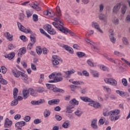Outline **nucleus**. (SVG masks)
<instances>
[{"mask_svg":"<svg viewBox=\"0 0 130 130\" xmlns=\"http://www.w3.org/2000/svg\"><path fill=\"white\" fill-rule=\"evenodd\" d=\"M56 13H54V16H56V17L54 18V20L55 22H53V25L54 26L56 29H58L59 31H60L63 33V30L66 28V27H63V22L61 21L60 19V17L61 16V11H60V8L59 7L57 6L56 8ZM58 23V24H57ZM58 24L59 25H58Z\"/></svg>","mask_w":130,"mask_h":130,"instance_id":"obj_1","label":"nucleus"},{"mask_svg":"<svg viewBox=\"0 0 130 130\" xmlns=\"http://www.w3.org/2000/svg\"><path fill=\"white\" fill-rule=\"evenodd\" d=\"M80 99L82 101H84V102H89L88 105L93 106L94 108H98V103L93 101V100L87 96H81Z\"/></svg>","mask_w":130,"mask_h":130,"instance_id":"obj_2","label":"nucleus"},{"mask_svg":"<svg viewBox=\"0 0 130 130\" xmlns=\"http://www.w3.org/2000/svg\"><path fill=\"white\" fill-rule=\"evenodd\" d=\"M119 113H120L119 110H114L110 111V115L112 116L111 117V121H115V120L119 119V117H120V116L118 115Z\"/></svg>","mask_w":130,"mask_h":130,"instance_id":"obj_3","label":"nucleus"},{"mask_svg":"<svg viewBox=\"0 0 130 130\" xmlns=\"http://www.w3.org/2000/svg\"><path fill=\"white\" fill-rule=\"evenodd\" d=\"M47 88L49 90H52L53 92L59 93H64V90L61 89L60 88H57V87H54L53 85L51 84H46Z\"/></svg>","mask_w":130,"mask_h":130,"instance_id":"obj_4","label":"nucleus"},{"mask_svg":"<svg viewBox=\"0 0 130 130\" xmlns=\"http://www.w3.org/2000/svg\"><path fill=\"white\" fill-rule=\"evenodd\" d=\"M18 27L20 30L22 32H24V33H29L30 34H32L33 33L31 29H27L25 27H24L20 22H17Z\"/></svg>","mask_w":130,"mask_h":130,"instance_id":"obj_5","label":"nucleus"},{"mask_svg":"<svg viewBox=\"0 0 130 130\" xmlns=\"http://www.w3.org/2000/svg\"><path fill=\"white\" fill-rule=\"evenodd\" d=\"M104 81L106 84H109L112 86H116L117 85V81L113 78H105Z\"/></svg>","mask_w":130,"mask_h":130,"instance_id":"obj_6","label":"nucleus"},{"mask_svg":"<svg viewBox=\"0 0 130 130\" xmlns=\"http://www.w3.org/2000/svg\"><path fill=\"white\" fill-rule=\"evenodd\" d=\"M61 76V73H57L56 74V76L55 77L53 80L49 81V83H55L56 82H60V81H62V77H58Z\"/></svg>","mask_w":130,"mask_h":130,"instance_id":"obj_7","label":"nucleus"},{"mask_svg":"<svg viewBox=\"0 0 130 130\" xmlns=\"http://www.w3.org/2000/svg\"><path fill=\"white\" fill-rule=\"evenodd\" d=\"M53 60H52V63L54 66H57L59 63V62L60 61V58L57 55H53Z\"/></svg>","mask_w":130,"mask_h":130,"instance_id":"obj_8","label":"nucleus"},{"mask_svg":"<svg viewBox=\"0 0 130 130\" xmlns=\"http://www.w3.org/2000/svg\"><path fill=\"white\" fill-rule=\"evenodd\" d=\"M12 73L13 75L16 78H19V77H21L22 74H23L22 72L18 71V70L16 68H14L13 69H12Z\"/></svg>","mask_w":130,"mask_h":130,"instance_id":"obj_9","label":"nucleus"},{"mask_svg":"<svg viewBox=\"0 0 130 130\" xmlns=\"http://www.w3.org/2000/svg\"><path fill=\"white\" fill-rule=\"evenodd\" d=\"M47 30L49 34H51V35H54V34H56V31L54 30V29L52 28L51 27V25L48 24L47 25Z\"/></svg>","mask_w":130,"mask_h":130,"instance_id":"obj_10","label":"nucleus"},{"mask_svg":"<svg viewBox=\"0 0 130 130\" xmlns=\"http://www.w3.org/2000/svg\"><path fill=\"white\" fill-rule=\"evenodd\" d=\"M109 38L112 43H115V42H116V39L114 38V33H113L112 30H110Z\"/></svg>","mask_w":130,"mask_h":130,"instance_id":"obj_11","label":"nucleus"},{"mask_svg":"<svg viewBox=\"0 0 130 130\" xmlns=\"http://www.w3.org/2000/svg\"><path fill=\"white\" fill-rule=\"evenodd\" d=\"M13 124V121L10 120L9 118H7L5 120L4 127H11Z\"/></svg>","mask_w":130,"mask_h":130,"instance_id":"obj_12","label":"nucleus"},{"mask_svg":"<svg viewBox=\"0 0 130 130\" xmlns=\"http://www.w3.org/2000/svg\"><path fill=\"white\" fill-rule=\"evenodd\" d=\"M121 7V4L120 3L117 4L113 9V13L116 14L120 10Z\"/></svg>","mask_w":130,"mask_h":130,"instance_id":"obj_13","label":"nucleus"},{"mask_svg":"<svg viewBox=\"0 0 130 130\" xmlns=\"http://www.w3.org/2000/svg\"><path fill=\"white\" fill-rule=\"evenodd\" d=\"M45 102V100H40L39 101H32L31 102V104L32 105H40V104H43Z\"/></svg>","mask_w":130,"mask_h":130,"instance_id":"obj_14","label":"nucleus"},{"mask_svg":"<svg viewBox=\"0 0 130 130\" xmlns=\"http://www.w3.org/2000/svg\"><path fill=\"white\" fill-rule=\"evenodd\" d=\"M29 5H30V7L31 8H32V9H35V10H36L38 11H39L41 10V7H39V3H37V4L33 3V4H30Z\"/></svg>","mask_w":130,"mask_h":130,"instance_id":"obj_15","label":"nucleus"},{"mask_svg":"<svg viewBox=\"0 0 130 130\" xmlns=\"http://www.w3.org/2000/svg\"><path fill=\"white\" fill-rule=\"evenodd\" d=\"M63 33H64V34H68V33H69L71 36H76L74 32L71 31V30L69 29L68 28H67L66 27H65L64 29L63 30Z\"/></svg>","mask_w":130,"mask_h":130,"instance_id":"obj_16","label":"nucleus"},{"mask_svg":"<svg viewBox=\"0 0 130 130\" xmlns=\"http://www.w3.org/2000/svg\"><path fill=\"white\" fill-rule=\"evenodd\" d=\"M22 95H23V97L24 99H27V98H28V97H29L28 89V90L24 89L22 91Z\"/></svg>","mask_w":130,"mask_h":130,"instance_id":"obj_17","label":"nucleus"},{"mask_svg":"<svg viewBox=\"0 0 130 130\" xmlns=\"http://www.w3.org/2000/svg\"><path fill=\"white\" fill-rule=\"evenodd\" d=\"M74 108V106L73 105H68L66 107V113H72L73 112V109Z\"/></svg>","mask_w":130,"mask_h":130,"instance_id":"obj_18","label":"nucleus"},{"mask_svg":"<svg viewBox=\"0 0 130 130\" xmlns=\"http://www.w3.org/2000/svg\"><path fill=\"white\" fill-rule=\"evenodd\" d=\"M26 125V122H25V121H20V122H17V123H16L15 124V126L16 127H22V126H24Z\"/></svg>","mask_w":130,"mask_h":130,"instance_id":"obj_19","label":"nucleus"},{"mask_svg":"<svg viewBox=\"0 0 130 130\" xmlns=\"http://www.w3.org/2000/svg\"><path fill=\"white\" fill-rule=\"evenodd\" d=\"M4 35L9 41H12V40H13V35L10 34V32H6L4 34Z\"/></svg>","mask_w":130,"mask_h":130,"instance_id":"obj_20","label":"nucleus"},{"mask_svg":"<svg viewBox=\"0 0 130 130\" xmlns=\"http://www.w3.org/2000/svg\"><path fill=\"white\" fill-rule=\"evenodd\" d=\"M15 52H12L9 54L8 55H5V57H6V58H8V59L11 60L13 59L14 57H15Z\"/></svg>","mask_w":130,"mask_h":130,"instance_id":"obj_21","label":"nucleus"},{"mask_svg":"<svg viewBox=\"0 0 130 130\" xmlns=\"http://www.w3.org/2000/svg\"><path fill=\"white\" fill-rule=\"evenodd\" d=\"M26 53V48H21L19 50V52L18 53V56H22V54Z\"/></svg>","mask_w":130,"mask_h":130,"instance_id":"obj_22","label":"nucleus"},{"mask_svg":"<svg viewBox=\"0 0 130 130\" xmlns=\"http://www.w3.org/2000/svg\"><path fill=\"white\" fill-rule=\"evenodd\" d=\"M79 104V102L77 101L75 99H73L69 103V105H73V107H75V105H78Z\"/></svg>","mask_w":130,"mask_h":130,"instance_id":"obj_23","label":"nucleus"},{"mask_svg":"<svg viewBox=\"0 0 130 130\" xmlns=\"http://www.w3.org/2000/svg\"><path fill=\"white\" fill-rule=\"evenodd\" d=\"M63 47L65 48L66 50L69 51V53H74V50L71 47L68 45H64Z\"/></svg>","mask_w":130,"mask_h":130,"instance_id":"obj_24","label":"nucleus"},{"mask_svg":"<svg viewBox=\"0 0 130 130\" xmlns=\"http://www.w3.org/2000/svg\"><path fill=\"white\" fill-rule=\"evenodd\" d=\"M91 126L93 128H97V119H93L91 121Z\"/></svg>","mask_w":130,"mask_h":130,"instance_id":"obj_25","label":"nucleus"},{"mask_svg":"<svg viewBox=\"0 0 130 130\" xmlns=\"http://www.w3.org/2000/svg\"><path fill=\"white\" fill-rule=\"evenodd\" d=\"M76 73V71L75 70L72 69L71 70L67 71L64 72L66 75L67 76V77H69V76L72 75V74H75Z\"/></svg>","mask_w":130,"mask_h":130,"instance_id":"obj_26","label":"nucleus"},{"mask_svg":"<svg viewBox=\"0 0 130 130\" xmlns=\"http://www.w3.org/2000/svg\"><path fill=\"white\" fill-rule=\"evenodd\" d=\"M104 57H106V58L109 61H111V62H114V63L116 64V62L115 61V60H114V59H113L111 57H110L109 56H108L107 54H105Z\"/></svg>","mask_w":130,"mask_h":130,"instance_id":"obj_27","label":"nucleus"},{"mask_svg":"<svg viewBox=\"0 0 130 130\" xmlns=\"http://www.w3.org/2000/svg\"><path fill=\"white\" fill-rule=\"evenodd\" d=\"M19 92V90L18 88H14L13 89V98L14 99H16L17 97H18V92Z\"/></svg>","mask_w":130,"mask_h":130,"instance_id":"obj_28","label":"nucleus"},{"mask_svg":"<svg viewBox=\"0 0 130 130\" xmlns=\"http://www.w3.org/2000/svg\"><path fill=\"white\" fill-rule=\"evenodd\" d=\"M51 112L49 110L46 109L44 112V115L45 117H48L50 115Z\"/></svg>","mask_w":130,"mask_h":130,"instance_id":"obj_29","label":"nucleus"},{"mask_svg":"<svg viewBox=\"0 0 130 130\" xmlns=\"http://www.w3.org/2000/svg\"><path fill=\"white\" fill-rule=\"evenodd\" d=\"M21 77H22V80L23 81H24L25 82L27 81V80H28V75H26L25 73L22 72Z\"/></svg>","mask_w":130,"mask_h":130,"instance_id":"obj_30","label":"nucleus"},{"mask_svg":"<svg viewBox=\"0 0 130 130\" xmlns=\"http://www.w3.org/2000/svg\"><path fill=\"white\" fill-rule=\"evenodd\" d=\"M76 54L77 56H78L79 58L83 57V56H85L86 55V54L83 52H77L76 53Z\"/></svg>","mask_w":130,"mask_h":130,"instance_id":"obj_31","label":"nucleus"},{"mask_svg":"<svg viewBox=\"0 0 130 130\" xmlns=\"http://www.w3.org/2000/svg\"><path fill=\"white\" fill-rule=\"evenodd\" d=\"M90 45H92V48H93V51H97V44L95 43L94 42H92L91 44Z\"/></svg>","mask_w":130,"mask_h":130,"instance_id":"obj_32","label":"nucleus"},{"mask_svg":"<svg viewBox=\"0 0 130 130\" xmlns=\"http://www.w3.org/2000/svg\"><path fill=\"white\" fill-rule=\"evenodd\" d=\"M75 114L77 115L78 117H80L82 114H83V112L80 110H77L76 112H75Z\"/></svg>","mask_w":130,"mask_h":130,"instance_id":"obj_33","label":"nucleus"},{"mask_svg":"<svg viewBox=\"0 0 130 130\" xmlns=\"http://www.w3.org/2000/svg\"><path fill=\"white\" fill-rule=\"evenodd\" d=\"M28 93L31 96H35V90L32 88H29L28 89Z\"/></svg>","mask_w":130,"mask_h":130,"instance_id":"obj_34","label":"nucleus"},{"mask_svg":"<svg viewBox=\"0 0 130 130\" xmlns=\"http://www.w3.org/2000/svg\"><path fill=\"white\" fill-rule=\"evenodd\" d=\"M100 70H101L102 71H103L104 72H106V71H108V68L104 65H101L100 67Z\"/></svg>","mask_w":130,"mask_h":130,"instance_id":"obj_35","label":"nucleus"},{"mask_svg":"<svg viewBox=\"0 0 130 130\" xmlns=\"http://www.w3.org/2000/svg\"><path fill=\"white\" fill-rule=\"evenodd\" d=\"M90 72L93 76V77H98V72L97 71L93 70H90Z\"/></svg>","mask_w":130,"mask_h":130,"instance_id":"obj_36","label":"nucleus"},{"mask_svg":"<svg viewBox=\"0 0 130 130\" xmlns=\"http://www.w3.org/2000/svg\"><path fill=\"white\" fill-rule=\"evenodd\" d=\"M18 105V100L17 98L14 99V100L11 102V106H16V105Z\"/></svg>","mask_w":130,"mask_h":130,"instance_id":"obj_37","label":"nucleus"},{"mask_svg":"<svg viewBox=\"0 0 130 130\" xmlns=\"http://www.w3.org/2000/svg\"><path fill=\"white\" fill-rule=\"evenodd\" d=\"M36 52L38 54H41L42 53V49L39 46L36 47Z\"/></svg>","mask_w":130,"mask_h":130,"instance_id":"obj_38","label":"nucleus"},{"mask_svg":"<svg viewBox=\"0 0 130 130\" xmlns=\"http://www.w3.org/2000/svg\"><path fill=\"white\" fill-rule=\"evenodd\" d=\"M122 42L125 45H128V40H127V38L125 37H123L122 38Z\"/></svg>","mask_w":130,"mask_h":130,"instance_id":"obj_39","label":"nucleus"},{"mask_svg":"<svg viewBox=\"0 0 130 130\" xmlns=\"http://www.w3.org/2000/svg\"><path fill=\"white\" fill-rule=\"evenodd\" d=\"M87 63L88 64V66H89V67H96V65H94V63H93V62H92V61L90 60H87Z\"/></svg>","mask_w":130,"mask_h":130,"instance_id":"obj_40","label":"nucleus"},{"mask_svg":"<svg viewBox=\"0 0 130 130\" xmlns=\"http://www.w3.org/2000/svg\"><path fill=\"white\" fill-rule=\"evenodd\" d=\"M104 90L105 91H106L107 93H111V89H110V88H109L108 86H104Z\"/></svg>","mask_w":130,"mask_h":130,"instance_id":"obj_41","label":"nucleus"},{"mask_svg":"<svg viewBox=\"0 0 130 130\" xmlns=\"http://www.w3.org/2000/svg\"><path fill=\"white\" fill-rule=\"evenodd\" d=\"M26 14L27 18H30L32 15H33V12L32 11H30L29 10L26 11Z\"/></svg>","mask_w":130,"mask_h":130,"instance_id":"obj_42","label":"nucleus"},{"mask_svg":"<svg viewBox=\"0 0 130 130\" xmlns=\"http://www.w3.org/2000/svg\"><path fill=\"white\" fill-rule=\"evenodd\" d=\"M114 55H116V56H120L122 55V53H120L119 51L116 50L114 51Z\"/></svg>","mask_w":130,"mask_h":130,"instance_id":"obj_43","label":"nucleus"},{"mask_svg":"<svg viewBox=\"0 0 130 130\" xmlns=\"http://www.w3.org/2000/svg\"><path fill=\"white\" fill-rule=\"evenodd\" d=\"M69 125H70V123L68 122V121L64 122L62 124V126L64 128H68V127H69Z\"/></svg>","mask_w":130,"mask_h":130,"instance_id":"obj_44","label":"nucleus"},{"mask_svg":"<svg viewBox=\"0 0 130 130\" xmlns=\"http://www.w3.org/2000/svg\"><path fill=\"white\" fill-rule=\"evenodd\" d=\"M116 93L117 94H119L120 96H123L124 95V93H125V92L120 90H116Z\"/></svg>","mask_w":130,"mask_h":130,"instance_id":"obj_45","label":"nucleus"},{"mask_svg":"<svg viewBox=\"0 0 130 130\" xmlns=\"http://www.w3.org/2000/svg\"><path fill=\"white\" fill-rule=\"evenodd\" d=\"M30 41L32 42V44H35L36 43V38L35 37L30 36Z\"/></svg>","mask_w":130,"mask_h":130,"instance_id":"obj_46","label":"nucleus"},{"mask_svg":"<svg viewBox=\"0 0 130 130\" xmlns=\"http://www.w3.org/2000/svg\"><path fill=\"white\" fill-rule=\"evenodd\" d=\"M126 12V6H123L121 9V13L123 15H124Z\"/></svg>","mask_w":130,"mask_h":130,"instance_id":"obj_47","label":"nucleus"},{"mask_svg":"<svg viewBox=\"0 0 130 130\" xmlns=\"http://www.w3.org/2000/svg\"><path fill=\"white\" fill-rule=\"evenodd\" d=\"M44 91V88L43 87H39L37 88V92L38 93H42Z\"/></svg>","mask_w":130,"mask_h":130,"instance_id":"obj_48","label":"nucleus"},{"mask_svg":"<svg viewBox=\"0 0 130 130\" xmlns=\"http://www.w3.org/2000/svg\"><path fill=\"white\" fill-rule=\"evenodd\" d=\"M122 83L123 85V86H127V80H126V79L123 78L122 79Z\"/></svg>","mask_w":130,"mask_h":130,"instance_id":"obj_49","label":"nucleus"},{"mask_svg":"<svg viewBox=\"0 0 130 130\" xmlns=\"http://www.w3.org/2000/svg\"><path fill=\"white\" fill-rule=\"evenodd\" d=\"M32 20L35 22H37V21H38V16L36 14H34L32 16Z\"/></svg>","mask_w":130,"mask_h":130,"instance_id":"obj_50","label":"nucleus"},{"mask_svg":"<svg viewBox=\"0 0 130 130\" xmlns=\"http://www.w3.org/2000/svg\"><path fill=\"white\" fill-rule=\"evenodd\" d=\"M113 23L115 25H118L119 24V20L117 18H115L113 20Z\"/></svg>","mask_w":130,"mask_h":130,"instance_id":"obj_51","label":"nucleus"},{"mask_svg":"<svg viewBox=\"0 0 130 130\" xmlns=\"http://www.w3.org/2000/svg\"><path fill=\"white\" fill-rule=\"evenodd\" d=\"M99 8H100V10H99L100 13H102V11H103V10H104V5L100 4L99 6Z\"/></svg>","mask_w":130,"mask_h":130,"instance_id":"obj_52","label":"nucleus"},{"mask_svg":"<svg viewBox=\"0 0 130 130\" xmlns=\"http://www.w3.org/2000/svg\"><path fill=\"white\" fill-rule=\"evenodd\" d=\"M0 83H2V85H7V84H8V81L6 80V79L2 78L0 81Z\"/></svg>","mask_w":130,"mask_h":130,"instance_id":"obj_53","label":"nucleus"},{"mask_svg":"<svg viewBox=\"0 0 130 130\" xmlns=\"http://www.w3.org/2000/svg\"><path fill=\"white\" fill-rule=\"evenodd\" d=\"M55 117L58 121H60L62 119V117L58 115H55Z\"/></svg>","mask_w":130,"mask_h":130,"instance_id":"obj_54","label":"nucleus"},{"mask_svg":"<svg viewBox=\"0 0 130 130\" xmlns=\"http://www.w3.org/2000/svg\"><path fill=\"white\" fill-rule=\"evenodd\" d=\"M92 27H94V28H95V29H96L97 30H98V23H97L95 22H92Z\"/></svg>","mask_w":130,"mask_h":130,"instance_id":"obj_55","label":"nucleus"},{"mask_svg":"<svg viewBox=\"0 0 130 130\" xmlns=\"http://www.w3.org/2000/svg\"><path fill=\"white\" fill-rule=\"evenodd\" d=\"M105 122V120L103 119V118H101L99 120V123L101 125H103L104 124Z\"/></svg>","mask_w":130,"mask_h":130,"instance_id":"obj_56","label":"nucleus"},{"mask_svg":"<svg viewBox=\"0 0 130 130\" xmlns=\"http://www.w3.org/2000/svg\"><path fill=\"white\" fill-rule=\"evenodd\" d=\"M33 45H34V44H32V43H29L27 45V49L28 50H31V49H32V48L33 47Z\"/></svg>","mask_w":130,"mask_h":130,"instance_id":"obj_57","label":"nucleus"},{"mask_svg":"<svg viewBox=\"0 0 130 130\" xmlns=\"http://www.w3.org/2000/svg\"><path fill=\"white\" fill-rule=\"evenodd\" d=\"M99 18H100V20H102L103 21H104V20H105L106 18V16H105L103 14H100Z\"/></svg>","mask_w":130,"mask_h":130,"instance_id":"obj_58","label":"nucleus"},{"mask_svg":"<svg viewBox=\"0 0 130 130\" xmlns=\"http://www.w3.org/2000/svg\"><path fill=\"white\" fill-rule=\"evenodd\" d=\"M1 70L3 74H6V73H7V68H6V67L4 66L1 67Z\"/></svg>","mask_w":130,"mask_h":130,"instance_id":"obj_59","label":"nucleus"},{"mask_svg":"<svg viewBox=\"0 0 130 130\" xmlns=\"http://www.w3.org/2000/svg\"><path fill=\"white\" fill-rule=\"evenodd\" d=\"M34 122L35 124H38V123H41V120L39 119H36L34 120Z\"/></svg>","mask_w":130,"mask_h":130,"instance_id":"obj_60","label":"nucleus"},{"mask_svg":"<svg viewBox=\"0 0 130 130\" xmlns=\"http://www.w3.org/2000/svg\"><path fill=\"white\" fill-rule=\"evenodd\" d=\"M82 74L85 77H89V73H88V72H87V71H85V70L83 71Z\"/></svg>","mask_w":130,"mask_h":130,"instance_id":"obj_61","label":"nucleus"},{"mask_svg":"<svg viewBox=\"0 0 130 130\" xmlns=\"http://www.w3.org/2000/svg\"><path fill=\"white\" fill-rule=\"evenodd\" d=\"M24 17H25V15H24V13H20L19 20H20V21H23V20H24Z\"/></svg>","mask_w":130,"mask_h":130,"instance_id":"obj_62","label":"nucleus"},{"mask_svg":"<svg viewBox=\"0 0 130 130\" xmlns=\"http://www.w3.org/2000/svg\"><path fill=\"white\" fill-rule=\"evenodd\" d=\"M56 76V73H53L51 75L49 76V79H53V78H54Z\"/></svg>","mask_w":130,"mask_h":130,"instance_id":"obj_63","label":"nucleus"},{"mask_svg":"<svg viewBox=\"0 0 130 130\" xmlns=\"http://www.w3.org/2000/svg\"><path fill=\"white\" fill-rule=\"evenodd\" d=\"M53 101V104H57V103H59V100L58 99H55V100H52Z\"/></svg>","mask_w":130,"mask_h":130,"instance_id":"obj_64","label":"nucleus"}]
</instances>
